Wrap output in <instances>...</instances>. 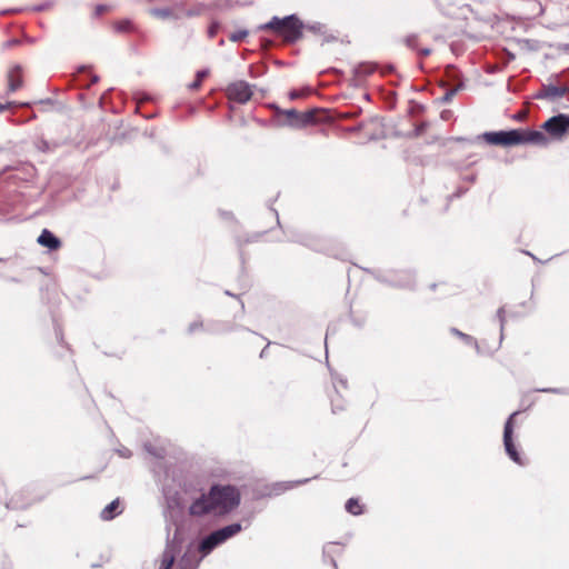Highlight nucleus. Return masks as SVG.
Instances as JSON below:
<instances>
[{"instance_id":"f257e3e1","label":"nucleus","mask_w":569,"mask_h":569,"mask_svg":"<svg viewBox=\"0 0 569 569\" xmlns=\"http://www.w3.org/2000/svg\"><path fill=\"white\" fill-rule=\"evenodd\" d=\"M240 503V493L232 486H212L208 495H202L189 507L191 516L201 517L208 513L226 515Z\"/></svg>"},{"instance_id":"f03ea898","label":"nucleus","mask_w":569,"mask_h":569,"mask_svg":"<svg viewBox=\"0 0 569 569\" xmlns=\"http://www.w3.org/2000/svg\"><path fill=\"white\" fill-rule=\"evenodd\" d=\"M262 30H272L287 42H296L302 37L303 23L295 14L284 17L282 19L273 17L269 22L260 27Z\"/></svg>"},{"instance_id":"7ed1b4c3","label":"nucleus","mask_w":569,"mask_h":569,"mask_svg":"<svg viewBox=\"0 0 569 569\" xmlns=\"http://www.w3.org/2000/svg\"><path fill=\"white\" fill-rule=\"evenodd\" d=\"M482 139L493 146L511 147L521 144L520 130L490 131L482 134Z\"/></svg>"},{"instance_id":"20e7f679","label":"nucleus","mask_w":569,"mask_h":569,"mask_svg":"<svg viewBox=\"0 0 569 569\" xmlns=\"http://www.w3.org/2000/svg\"><path fill=\"white\" fill-rule=\"evenodd\" d=\"M517 415H518V411L513 412L509 417V419L507 420V422L505 425L503 445H505L506 451H507L508 456L510 457V459L513 460L516 463H518L520 466H523L525 465V460L522 459V457L520 456V453L516 449V446H515L513 440H512L513 419H515V417Z\"/></svg>"},{"instance_id":"39448f33","label":"nucleus","mask_w":569,"mask_h":569,"mask_svg":"<svg viewBox=\"0 0 569 569\" xmlns=\"http://www.w3.org/2000/svg\"><path fill=\"white\" fill-rule=\"evenodd\" d=\"M227 94L230 100L237 101L239 103H246L251 99L253 92L251 86L248 82L239 80L228 86Z\"/></svg>"},{"instance_id":"423d86ee","label":"nucleus","mask_w":569,"mask_h":569,"mask_svg":"<svg viewBox=\"0 0 569 569\" xmlns=\"http://www.w3.org/2000/svg\"><path fill=\"white\" fill-rule=\"evenodd\" d=\"M542 128L552 137L561 138L569 131V114L560 113L551 117L543 124Z\"/></svg>"},{"instance_id":"0eeeda50","label":"nucleus","mask_w":569,"mask_h":569,"mask_svg":"<svg viewBox=\"0 0 569 569\" xmlns=\"http://www.w3.org/2000/svg\"><path fill=\"white\" fill-rule=\"evenodd\" d=\"M288 118V123L292 127H305L315 121L313 111H308L305 113L298 112L296 109H289L283 112Z\"/></svg>"},{"instance_id":"6e6552de","label":"nucleus","mask_w":569,"mask_h":569,"mask_svg":"<svg viewBox=\"0 0 569 569\" xmlns=\"http://www.w3.org/2000/svg\"><path fill=\"white\" fill-rule=\"evenodd\" d=\"M8 89L10 92H14L20 89L23 84L21 67L16 64L11 67L7 74Z\"/></svg>"},{"instance_id":"1a4fd4ad","label":"nucleus","mask_w":569,"mask_h":569,"mask_svg":"<svg viewBox=\"0 0 569 569\" xmlns=\"http://www.w3.org/2000/svg\"><path fill=\"white\" fill-rule=\"evenodd\" d=\"M241 530V526L239 523H232L227 527H223L219 530L210 533L212 538L218 542V545L224 542L227 539L233 537Z\"/></svg>"},{"instance_id":"9d476101","label":"nucleus","mask_w":569,"mask_h":569,"mask_svg":"<svg viewBox=\"0 0 569 569\" xmlns=\"http://www.w3.org/2000/svg\"><path fill=\"white\" fill-rule=\"evenodd\" d=\"M520 140L521 144L525 143H533V144H540L546 146L548 143L547 137L541 131H526L520 130Z\"/></svg>"},{"instance_id":"9b49d317","label":"nucleus","mask_w":569,"mask_h":569,"mask_svg":"<svg viewBox=\"0 0 569 569\" xmlns=\"http://www.w3.org/2000/svg\"><path fill=\"white\" fill-rule=\"evenodd\" d=\"M38 243L50 250H58L61 247V241L48 229H43L38 237Z\"/></svg>"},{"instance_id":"f8f14e48","label":"nucleus","mask_w":569,"mask_h":569,"mask_svg":"<svg viewBox=\"0 0 569 569\" xmlns=\"http://www.w3.org/2000/svg\"><path fill=\"white\" fill-rule=\"evenodd\" d=\"M121 512L122 510L120 509V499L117 498L102 509L100 518L104 521H109L116 518Z\"/></svg>"},{"instance_id":"ddd939ff","label":"nucleus","mask_w":569,"mask_h":569,"mask_svg":"<svg viewBox=\"0 0 569 569\" xmlns=\"http://www.w3.org/2000/svg\"><path fill=\"white\" fill-rule=\"evenodd\" d=\"M567 91L568 89L565 87L548 86L543 88V91L539 94V98L553 100L563 97Z\"/></svg>"},{"instance_id":"4468645a","label":"nucleus","mask_w":569,"mask_h":569,"mask_svg":"<svg viewBox=\"0 0 569 569\" xmlns=\"http://www.w3.org/2000/svg\"><path fill=\"white\" fill-rule=\"evenodd\" d=\"M346 510L353 516H359L363 512V506L358 498H350L346 502Z\"/></svg>"},{"instance_id":"2eb2a0df","label":"nucleus","mask_w":569,"mask_h":569,"mask_svg":"<svg viewBox=\"0 0 569 569\" xmlns=\"http://www.w3.org/2000/svg\"><path fill=\"white\" fill-rule=\"evenodd\" d=\"M151 14L156 18H159V19H171V18H177V16L174 14L173 10L169 7H164V8H154V9H151Z\"/></svg>"},{"instance_id":"dca6fc26","label":"nucleus","mask_w":569,"mask_h":569,"mask_svg":"<svg viewBox=\"0 0 569 569\" xmlns=\"http://www.w3.org/2000/svg\"><path fill=\"white\" fill-rule=\"evenodd\" d=\"M218 545V542L212 538L211 535H209L207 538H204L200 546H199V550L200 552H202L203 555H208L209 552H211Z\"/></svg>"},{"instance_id":"f3484780","label":"nucleus","mask_w":569,"mask_h":569,"mask_svg":"<svg viewBox=\"0 0 569 569\" xmlns=\"http://www.w3.org/2000/svg\"><path fill=\"white\" fill-rule=\"evenodd\" d=\"M332 411L336 413L346 409V401H343L337 390L330 396Z\"/></svg>"},{"instance_id":"a211bd4d","label":"nucleus","mask_w":569,"mask_h":569,"mask_svg":"<svg viewBox=\"0 0 569 569\" xmlns=\"http://www.w3.org/2000/svg\"><path fill=\"white\" fill-rule=\"evenodd\" d=\"M174 562V555L171 551H164L159 569H171Z\"/></svg>"},{"instance_id":"6ab92c4d","label":"nucleus","mask_w":569,"mask_h":569,"mask_svg":"<svg viewBox=\"0 0 569 569\" xmlns=\"http://www.w3.org/2000/svg\"><path fill=\"white\" fill-rule=\"evenodd\" d=\"M208 73H209L208 70H200V71H198L197 76H196V80L189 84V88L191 90L199 89L203 78H206L208 76Z\"/></svg>"},{"instance_id":"aec40b11","label":"nucleus","mask_w":569,"mask_h":569,"mask_svg":"<svg viewBox=\"0 0 569 569\" xmlns=\"http://www.w3.org/2000/svg\"><path fill=\"white\" fill-rule=\"evenodd\" d=\"M36 147L38 150H40L41 152H49V151H52L54 149L56 146L51 144L50 142H48L47 140H43V139H39L37 140L36 142Z\"/></svg>"},{"instance_id":"412c9836","label":"nucleus","mask_w":569,"mask_h":569,"mask_svg":"<svg viewBox=\"0 0 569 569\" xmlns=\"http://www.w3.org/2000/svg\"><path fill=\"white\" fill-rule=\"evenodd\" d=\"M247 36H248V31L247 30H238L236 32H232L229 36V39L232 42H238V41H241L242 39H244Z\"/></svg>"},{"instance_id":"4be33fe9","label":"nucleus","mask_w":569,"mask_h":569,"mask_svg":"<svg viewBox=\"0 0 569 569\" xmlns=\"http://www.w3.org/2000/svg\"><path fill=\"white\" fill-rule=\"evenodd\" d=\"M452 332L456 336H458V337L462 338L463 340H466L468 343H476V341H475V339L472 337H470V336L459 331L458 329H452Z\"/></svg>"},{"instance_id":"5701e85b","label":"nucleus","mask_w":569,"mask_h":569,"mask_svg":"<svg viewBox=\"0 0 569 569\" xmlns=\"http://www.w3.org/2000/svg\"><path fill=\"white\" fill-rule=\"evenodd\" d=\"M457 92H458V89H451V90L447 91L446 94L443 96L442 100L445 102H449Z\"/></svg>"},{"instance_id":"b1692460","label":"nucleus","mask_w":569,"mask_h":569,"mask_svg":"<svg viewBox=\"0 0 569 569\" xmlns=\"http://www.w3.org/2000/svg\"><path fill=\"white\" fill-rule=\"evenodd\" d=\"M417 37L416 36H409L406 38V43L408 47L413 48L416 43Z\"/></svg>"},{"instance_id":"393cba45","label":"nucleus","mask_w":569,"mask_h":569,"mask_svg":"<svg viewBox=\"0 0 569 569\" xmlns=\"http://www.w3.org/2000/svg\"><path fill=\"white\" fill-rule=\"evenodd\" d=\"M128 26H129V22H121V23H119V24L117 26V29H118L119 31H124V30H127Z\"/></svg>"},{"instance_id":"a878e982","label":"nucleus","mask_w":569,"mask_h":569,"mask_svg":"<svg viewBox=\"0 0 569 569\" xmlns=\"http://www.w3.org/2000/svg\"><path fill=\"white\" fill-rule=\"evenodd\" d=\"M290 99H297L300 97V93L298 91H291L289 93Z\"/></svg>"},{"instance_id":"bb28decb","label":"nucleus","mask_w":569,"mask_h":569,"mask_svg":"<svg viewBox=\"0 0 569 569\" xmlns=\"http://www.w3.org/2000/svg\"><path fill=\"white\" fill-rule=\"evenodd\" d=\"M430 52H431V50H430V49H428V48H427V49H422V50L420 51V53H421L422 56H425V57H426V56H429V54H430Z\"/></svg>"},{"instance_id":"cd10ccee","label":"nucleus","mask_w":569,"mask_h":569,"mask_svg":"<svg viewBox=\"0 0 569 569\" xmlns=\"http://www.w3.org/2000/svg\"><path fill=\"white\" fill-rule=\"evenodd\" d=\"M9 106H10V103H8V104H2V103H0V112H2V111H4V110H7V108H8Z\"/></svg>"},{"instance_id":"c85d7f7f","label":"nucleus","mask_w":569,"mask_h":569,"mask_svg":"<svg viewBox=\"0 0 569 569\" xmlns=\"http://www.w3.org/2000/svg\"><path fill=\"white\" fill-rule=\"evenodd\" d=\"M462 88H463V83L460 82L453 89H458V91H460Z\"/></svg>"},{"instance_id":"c756f323","label":"nucleus","mask_w":569,"mask_h":569,"mask_svg":"<svg viewBox=\"0 0 569 569\" xmlns=\"http://www.w3.org/2000/svg\"><path fill=\"white\" fill-rule=\"evenodd\" d=\"M307 480H302V481H297L296 485H301V483H305Z\"/></svg>"},{"instance_id":"7c9ffc66","label":"nucleus","mask_w":569,"mask_h":569,"mask_svg":"<svg viewBox=\"0 0 569 569\" xmlns=\"http://www.w3.org/2000/svg\"><path fill=\"white\" fill-rule=\"evenodd\" d=\"M214 34V29L210 30V36L212 37Z\"/></svg>"}]
</instances>
